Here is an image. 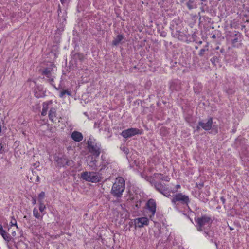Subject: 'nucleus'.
Listing matches in <instances>:
<instances>
[{"label":"nucleus","instance_id":"38","mask_svg":"<svg viewBox=\"0 0 249 249\" xmlns=\"http://www.w3.org/2000/svg\"><path fill=\"white\" fill-rule=\"evenodd\" d=\"M205 233H206L207 235H208V232H205Z\"/></svg>","mask_w":249,"mask_h":249},{"label":"nucleus","instance_id":"34","mask_svg":"<svg viewBox=\"0 0 249 249\" xmlns=\"http://www.w3.org/2000/svg\"><path fill=\"white\" fill-rule=\"evenodd\" d=\"M12 235L13 236H15L16 235V232L14 231V232H13L12 233Z\"/></svg>","mask_w":249,"mask_h":249},{"label":"nucleus","instance_id":"26","mask_svg":"<svg viewBox=\"0 0 249 249\" xmlns=\"http://www.w3.org/2000/svg\"><path fill=\"white\" fill-rule=\"evenodd\" d=\"M11 224L12 226H16L17 228H18L16 220L14 218H13L12 220H11Z\"/></svg>","mask_w":249,"mask_h":249},{"label":"nucleus","instance_id":"17","mask_svg":"<svg viewBox=\"0 0 249 249\" xmlns=\"http://www.w3.org/2000/svg\"><path fill=\"white\" fill-rule=\"evenodd\" d=\"M155 187L157 190L160 193L162 194L165 196H167L166 194L164 193L165 189H163V187L160 184H157L155 185Z\"/></svg>","mask_w":249,"mask_h":249},{"label":"nucleus","instance_id":"6","mask_svg":"<svg viewBox=\"0 0 249 249\" xmlns=\"http://www.w3.org/2000/svg\"><path fill=\"white\" fill-rule=\"evenodd\" d=\"M88 147L89 152L96 157L99 156L101 153L100 146L90 139L88 142Z\"/></svg>","mask_w":249,"mask_h":249},{"label":"nucleus","instance_id":"29","mask_svg":"<svg viewBox=\"0 0 249 249\" xmlns=\"http://www.w3.org/2000/svg\"><path fill=\"white\" fill-rule=\"evenodd\" d=\"M3 146L1 143H0V153H2L3 152Z\"/></svg>","mask_w":249,"mask_h":249},{"label":"nucleus","instance_id":"8","mask_svg":"<svg viewBox=\"0 0 249 249\" xmlns=\"http://www.w3.org/2000/svg\"><path fill=\"white\" fill-rule=\"evenodd\" d=\"M198 124L204 130H209L211 129L213 124V120L212 118L209 119L207 122H199Z\"/></svg>","mask_w":249,"mask_h":249},{"label":"nucleus","instance_id":"15","mask_svg":"<svg viewBox=\"0 0 249 249\" xmlns=\"http://www.w3.org/2000/svg\"><path fill=\"white\" fill-rule=\"evenodd\" d=\"M123 36L121 35H119L117 37L113 40L112 44L114 45H117L120 41L123 39Z\"/></svg>","mask_w":249,"mask_h":249},{"label":"nucleus","instance_id":"24","mask_svg":"<svg viewBox=\"0 0 249 249\" xmlns=\"http://www.w3.org/2000/svg\"><path fill=\"white\" fill-rule=\"evenodd\" d=\"M45 94L44 92H42L41 93H38L37 91L35 92V96L37 98H40L44 96Z\"/></svg>","mask_w":249,"mask_h":249},{"label":"nucleus","instance_id":"27","mask_svg":"<svg viewBox=\"0 0 249 249\" xmlns=\"http://www.w3.org/2000/svg\"><path fill=\"white\" fill-rule=\"evenodd\" d=\"M205 51H206V49H201L199 52V55L201 56H203L204 55V53Z\"/></svg>","mask_w":249,"mask_h":249},{"label":"nucleus","instance_id":"30","mask_svg":"<svg viewBox=\"0 0 249 249\" xmlns=\"http://www.w3.org/2000/svg\"><path fill=\"white\" fill-rule=\"evenodd\" d=\"M69 0H61V2L62 4H65V3H68L69 2Z\"/></svg>","mask_w":249,"mask_h":249},{"label":"nucleus","instance_id":"16","mask_svg":"<svg viewBox=\"0 0 249 249\" xmlns=\"http://www.w3.org/2000/svg\"><path fill=\"white\" fill-rule=\"evenodd\" d=\"M50 103H43V108L42 111L41 112V115L43 116H45L47 114V110L48 109V105Z\"/></svg>","mask_w":249,"mask_h":249},{"label":"nucleus","instance_id":"12","mask_svg":"<svg viewBox=\"0 0 249 249\" xmlns=\"http://www.w3.org/2000/svg\"><path fill=\"white\" fill-rule=\"evenodd\" d=\"M148 220L146 217H141L135 220V224L138 227H142L143 225H148Z\"/></svg>","mask_w":249,"mask_h":249},{"label":"nucleus","instance_id":"19","mask_svg":"<svg viewBox=\"0 0 249 249\" xmlns=\"http://www.w3.org/2000/svg\"><path fill=\"white\" fill-rule=\"evenodd\" d=\"M33 215L36 218H38V219H39V218H42V216H40L39 214V213H38V210L36 208H35L33 210Z\"/></svg>","mask_w":249,"mask_h":249},{"label":"nucleus","instance_id":"23","mask_svg":"<svg viewBox=\"0 0 249 249\" xmlns=\"http://www.w3.org/2000/svg\"><path fill=\"white\" fill-rule=\"evenodd\" d=\"M45 196V193L44 192H41L38 195V201L39 202H42V200Z\"/></svg>","mask_w":249,"mask_h":249},{"label":"nucleus","instance_id":"33","mask_svg":"<svg viewBox=\"0 0 249 249\" xmlns=\"http://www.w3.org/2000/svg\"><path fill=\"white\" fill-rule=\"evenodd\" d=\"M200 127L201 126L198 124V125L196 127V130L198 131L200 129Z\"/></svg>","mask_w":249,"mask_h":249},{"label":"nucleus","instance_id":"14","mask_svg":"<svg viewBox=\"0 0 249 249\" xmlns=\"http://www.w3.org/2000/svg\"><path fill=\"white\" fill-rule=\"evenodd\" d=\"M72 139L76 142H80L83 139L82 134L77 131H74L71 135Z\"/></svg>","mask_w":249,"mask_h":249},{"label":"nucleus","instance_id":"4","mask_svg":"<svg viewBox=\"0 0 249 249\" xmlns=\"http://www.w3.org/2000/svg\"><path fill=\"white\" fill-rule=\"evenodd\" d=\"M55 67L53 64L51 63L50 66L45 68L42 71V74L45 75L48 79L49 82L57 89V88L53 84L54 76L53 75L54 74V69Z\"/></svg>","mask_w":249,"mask_h":249},{"label":"nucleus","instance_id":"37","mask_svg":"<svg viewBox=\"0 0 249 249\" xmlns=\"http://www.w3.org/2000/svg\"><path fill=\"white\" fill-rule=\"evenodd\" d=\"M207 0H201V1L202 2H205Z\"/></svg>","mask_w":249,"mask_h":249},{"label":"nucleus","instance_id":"2","mask_svg":"<svg viewBox=\"0 0 249 249\" xmlns=\"http://www.w3.org/2000/svg\"><path fill=\"white\" fill-rule=\"evenodd\" d=\"M196 223L197 230L199 231H202L207 227H210L212 222L210 217L207 216H202L195 219Z\"/></svg>","mask_w":249,"mask_h":249},{"label":"nucleus","instance_id":"35","mask_svg":"<svg viewBox=\"0 0 249 249\" xmlns=\"http://www.w3.org/2000/svg\"><path fill=\"white\" fill-rule=\"evenodd\" d=\"M36 180H37V181H39V177H38V176H37V179H36Z\"/></svg>","mask_w":249,"mask_h":249},{"label":"nucleus","instance_id":"3","mask_svg":"<svg viewBox=\"0 0 249 249\" xmlns=\"http://www.w3.org/2000/svg\"><path fill=\"white\" fill-rule=\"evenodd\" d=\"M81 177L89 182H98L101 180L100 175L96 172L85 171L81 173Z\"/></svg>","mask_w":249,"mask_h":249},{"label":"nucleus","instance_id":"10","mask_svg":"<svg viewBox=\"0 0 249 249\" xmlns=\"http://www.w3.org/2000/svg\"><path fill=\"white\" fill-rule=\"evenodd\" d=\"M49 117L50 120L53 123L59 122V118L56 116V109L51 108L49 111Z\"/></svg>","mask_w":249,"mask_h":249},{"label":"nucleus","instance_id":"21","mask_svg":"<svg viewBox=\"0 0 249 249\" xmlns=\"http://www.w3.org/2000/svg\"><path fill=\"white\" fill-rule=\"evenodd\" d=\"M46 209L45 205L42 202H39V210L40 212L43 213L44 210Z\"/></svg>","mask_w":249,"mask_h":249},{"label":"nucleus","instance_id":"36","mask_svg":"<svg viewBox=\"0 0 249 249\" xmlns=\"http://www.w3.org/2000/svg\"><path fill=\"white\" fill-rule=\"evenodd\" d=\"M177 187L178 188H180V185H177Z\"/></svg>","mask_w":249,"mask_h":249},{"label":"nucleus","instance_id":"25","mask_svg":"<svg viewBox=\"0 0 249 249\" xmlns=\"http://www.w3.org/2000/svg\"><path fill=\"white\" fill-rule=\"evenodd\" d=\"M238 41V39L237 37H236L232 40V44L234 47L235 46V44Z\"/></svg>","mask_w":249,"mask_h":249},{"label":"nucleus","instance_id":"18","mask_svg":"<svg viewBox=\"0 0 249 249\" xmlns=\"http://www.w3.org/2000/svg\"><path fill=\"white\" fill-rule=\"evenodd\" d=\"M57 161L58 162V163H61L63 165H64V164L69 165L68 160L65 158H58Z\"/></svg>","mask_w":249,"mask_h":249},{"label":"nucleus","instance_id":"32","mask_svg":"<svg viewBox=\"0 0 249 249\" xmlns=\"http://www.w3.org/2000/svg\"><path fill=\"white\" fill-rule=\"evenodd\" d=\"M164 193L166 194V195L167 196V197H169V196H170V194H168L167 193H166L165 190L164 191Z\"/></svg>","mask_w":249,"mask_h":249},{"label":"nucleus","instance_id":"9","mask_svg":"<svg viewBox=\"0 0 249 249\" xmlns=\"http://www.w3.org/2000/svg\"><path fill=\"white\" fill-rule=\"evenodd\" d=\"M87 161L89 166L92 170H96L97 167L96 165L97 161L95 158L92 156H88Z\"/></svg>","mask_w":249,"mask_h":249},{"label":"nucleus","instance_id":"7","mask_svg":"<svg viewBox=\"0 0 249 249\" xmlns=\"http://www.w3.org/2000/svg\"><path fill=\"white\" fill-rule=\"evenodd\" d=\"M141 133L142 131L136 128H131L123 131L121 134L123 137L127 139Z\"/></svg>","mask_w":249,"mask_h":249},{"label":"nucleus","instance_id":"22","mask_svg":"<svg viewBox=\"0 0 249 249\" xmlns=\"http://www.w3.org/2000/svg\"><path fill=\"white\" fill-rule=\"evenodd\" d=\"M187 6L189 9H192L194 8L193 1L191 0H189L187 2Z\"/></svg>","mask_w":249,"mask_h":249},{"label":"nucleus","instance_id":"11","mask_svg":"<svg viewBox=\"0 0 249 249\" xmlns=\"http://www.w3.org/2000/svg\"><path fill=\"white\" fill-rule=\"evenodd\" d=\"M147 206L152 215H154L156 208L155 201L153 199H150L147 203Z\"/></svg>","mask_w":249,"mask_h":249},{"label":"nucleus","instance_id":"13","mask_svg":"<svg viewBox=\"0 0 249 249\" xmlns=\"http://www.w3.org/2000/svg\"><path fill=\"white\" fill-rule=\"evenodd\" d=\"M0 233L3 239L7 242H9L12 238L5 230H3L2 225H0Z\"/></svg>","mask_w":249,"mask_h":249},{"label":"nucleus","instance_id":"1","mask_svg":"<svg viewBox=\"0 0 249 249\" xmlns=\"http://www.w3.org/2000/svg\"><path fill=\"white\" fill-rule=\"evenodd\" d=\"M124 189L125 181L122 177H119L116 178L113 183L111 193L113 196L119 197L122 196Z\"/></svg>","mask_w":249,"mask_h":249},{"label":"nucleus","instance_id":"20","mask_svg":"<svg viewBox=\"0 0 249 249\" xmlns=\"http://www.w3.org/2000/svg\"><path fill=\"white\" fill-rule=\"evenodd\" d=\"M66 94L69 96L71 95V93L70 91H69L68 90H63L61 92L60 94V97H63Z\"/></svg>","mask_w":249,"mask_h":249},{"label":"nucleus","instance_id":"28","mask_svg":"<svg viewBox=\"0 0 249 249\" xmlns=\"http://www.w3.org/2000/svg\"><path fill=\"white\" fill-rule=\"evenodd\" d=\"M122 149L126 154H127L129 153V149L127 148L123 147Z\"/></svg>","mask_w":249,"mask_h":249},{"label":"nucleus","instance_id":"31","mask_svg":"<svg viewBox=\"0 0 249 249\" xmlns=\"http://www.w3.org/2000/svg\"><path fill=\"white\" fill-rule=\"evenodd\" d=\"M32 199H33V204H35L36 202V197H33L32 198Z\"/></svg>","mask_w":249,"mask_h":249},{"label":"nucleus","instance_id":"5","mask_svg":"<svg viewBox=\"0 0 249 249\" xmlns=\"http://www.w3.org/2000/svg\"><path fill=\"white\" fill-rule=\"evenodd\" d=\"M178 202L183 204H187L189 202V198L188 196L183 195L182 193H178L173 197L172 202L177 205Z\"/></svg>","mask_w":249,"mask_h":249}]
</instances>
